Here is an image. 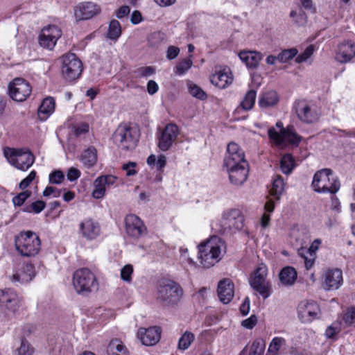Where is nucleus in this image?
Returning <instances> with one entry per match:
<instances>
[{"mask_svg":"<svg viewBox=\"0 0 355 355\" xmlns=\"http://www.w3.org/2000/svg\"><path fill=\"white\" fill-rule=\"evenodd\" d=\"M222 248H224V242L216 236L200 244L198 259L201 264L208 268L218 263L221 259Z\"/></svg>","mask_w":355,"mask_h":355,"instance_id":"f257e3e1","label":"nucleus"},{"mask_svg":"<svg viewBox=\"0 0 355 355\" xmlns=\"http://www.w3.org/2000/svg\"><path fill=\"white\" fill-rule=\"evenodd\" d=\"M183 295L181 286L173 280L161 279L157 285V299L166 306L178 304Z\"/></svg>","mask_w":355,"mask_h":355,"instance_id":"f03ea898","label":"nucleus"},{"mask_svg":"<svg viewBox=\"0 0 355 355\" xmlns=\"http://www.w3.org/2000/svg\"><path fill=\"white\" fill-rule=\"evenodd\" d=\"M73 286L76 293L86 296L98 289V282L94 274L88 268L78 269L73 275Z\"/></svg>","mask_w":355,"mask_h":355,"instance_id":"7ed1b4c3","label":"nucleus"},{"mask_svg":"<svg viewBox=\"0 0 355 355\" xmlns=\"http://www.w3.org/2000/svg\"><path fill=\"white\" fill-rule=\"evenodd\" d=\"M16 250L24 257L37 255L41 248V241L32 231L21 232L15 238Z\"/></svg>","mask_w":355,"mask_h":355,"instance_id":"20e7f679","label":"nucleus"},{"mask_svg":"<svg viewBox=\"0 0 355 355\" xmlns=\"http://www.w3.org/2000/svg\"><path fill=\"white\" fill-rule=\"evenodd\" d=\"M332 171L330 168H323L317 171L312 182V187L318 193H330L332 194L338 192L340 187V183L338 178L331 176Z\"/></svg>","mask_w":355,"mask_h":355,"instance_id":"39448f33","label":"nucleus"},{"mask_svg":"<svg viewBox=\"0 0 355 355\" xmlns=\"http://www.w3.org/2000/svg\"><path fill=\"white\" fill-rule=\"evenodd\" d=\"M3 154L12 166L23 171H27L35 162V156L28 148L7 147Z\"/></svg>","mask_w":355,"mask_h":355,"instance_id":"423d86ee","label":"nucleus"},{"mask_svg":"<svg viewBox=\"0 0 355 355\" xmlns=\"http://www.w3.org/2000/svg\"><path fill=\"white\" fill-rule=\"evenodd\" d=\"M112 139L119 148L123 150H131L137 146L139 132L136 128L121 124L114 132Z\"/></svg>","mask_w":355,"mask_h":355,"instance_id":"0eeeda50","label":"nucleus"},{"mask_svg":"<svg viewBox=\"0 0 355 355\" xmlns=\"http://www.w3.org/2000/svg\"><path fill=\"white\" fill-rule=\"evenodd\" d=\"M267 274V266L261 263L258 265L249 278L251 287L264 299L268 298L271 293V284L266 281Z\"/></svg>","mask_w":355,"mask_h":355,"instance_id":"6e6552de","label":"nucleus"},{"mask_svg":"<svg viewBox=\"0 0 355 355\" xmlns=\"http://www.w3.org/2000/svg\"><path fill=\"white\" fill-rule=\"evenodd\" d=\"M295 110L299 119L306 123L317 121L320 116V112L317 105L306 100L295 101Z\"/></svg>","mask_w":355,"mask_h":355,"instance_id":"1a4fd4ad","label":"nucleus"},{"mask_svg":"<svg viewBox=\"0 0 355 355\" xmlns=\"http://www.w3.org/2000/svg\"><path fill=\"white\" fill-rule=\"evenodd\" d=\"M62 73L66 80L69 81L78 78L81 74L83 64L74 53L62 55Z\"/></svg>","mask_w":355,"mask_h":355,"instance_id":"9d476101","label":"nucleus"},{"mask_svg":"<svg viewBox=\"0 0 355 355\" xmlns=\"http://www.w3.org/2000/svg\"><path fill=\"white\" fill-rule=\"evenodd\" d=\"M9 95L14 101L22 102L31 94L32 89L28 82L21 78H16L8 85Z\"/></svg>","mask_w":355,"mask_h":355,"instance_id":"9b49d317","label":"nucleus"},{"mask_svg":"<svg viewBox=\"0 0 355 355\" xmlns=\"http://www.w3.org/2000/svg\"><path fill=\"white\" fill-rule=\"evenodd\" d=\"M248 164L245 159L243 150L234 142H231L227 148V153L224 158V166L226 168Z\"/></svg>","mask_w":355,"mask_h":355,"instance_id":"f8f14e48","label":"nucleus"},{"mask_svg":"<svg viewBox=\"0 0 355 355\" xmlns=\"http://www.w3.org/2000/svg\"><path fill=\"white\" fill-rule=\"evenodd\" d=\"M243 216L239 209H231L223 212L221 223L224 230H240L243 227Z\"/></svg>","mask_w":355,"mask_h":355,"instance_id":"ddd939ff","label":"nucleus"},{"mask_svg":"<svg viewBox=\"0 0 355 355\" xmlns=\"http://www.w3.org/2000/svg\"><path fill=\"white\" fill-rule=\"evenodd\" d=\"M61 35L62 31L57 26H49L42 30L39 36V43L41 46L51 50Z\"/></svg>","mask_w":355,"mask_h":355,"instance_id":"4468645a","label":"nucleus"},{"mask_svg":"<svg viewBox=\"0 0 355 355\" xmlns=\"http://www.w3.org/2000/svg\"><path fill=\"white\" fill-rule=\"evenodd\" d=\"M319 306L314 301H302L297 307V313L302 322H311L318 318Z\"/></svg>","mask_w":355,"mask_h":355,"instance_id":"2eb2a0df","label":"nucleus"},{"mask_svg":"<svg viewBox=\"0 0 355 355\" xmlns=\"http://www.w3.org/2000/svg\"><path fill=\"white\" fill-rule=\"evenodd\" d=\"M19 306L20 298L13 289H0V309L15 312Z\"/></svg>","mask_w":355,"mask_h":355,"instance_id":"dca6fc26","label":"nucleus"},{"mask_svg":"<svg viewBox=\"0 0 355 355\" xmlns=\"http://www.w3.org/2000/svg\"><path fill=\"white\" fill-rule=\"evenodd\" d=\"M126 233L134 238H139L146 234L147 229L143 221L135 214H128L125 218Z\"/></svg>","mask_w":355,"mask_h":355,"instance_id":"f3484780","label":"nucleus"},{"mask_svg":"<svg viewBox=\"0 0 355 355\" xmlns=\"http://www.w3.org/2000/svg\"><path fill=\"white\" fill-rule=\"evenodd\" d=\"M178 127L173 123L168 124L159 137L158 147L162 151L168 150L178 135Z\"/></svg>","mask_w":355,"mask_h":355,"instance_id":"a211bd4d","label":"nucleus"},{"mask_svg":"<svg viewBox=\"0 0 355 355\" xmlns=\"http://www.w3.org/2000/svg\"><path fill=\"white\" fill-rule=\"evenodd\" d=\"M162 330L159 327H151L148 329L141 328L137 332V336L143 345L152 346L159 342Z\"/></svg>","mask_w":355,"mask_h":355,"instance_id":"6ab92c4d","label":"nucleus"},{"mask_svg":"<svg viewBox=\"0 0 355 355\" xmlns=\"http://www.w3.org/2000/svg\"><path fill=\"white\" fill-rule=\"evenodd\" d=\"M100 11L98 6L92 2H84L74 8V15L77 20H86L95 16Z\"/></svg>","mask_w":355,"mask_h":355,"instance_id":"aec40b11","label":"nucleus"},{"mask_svg":"<svg viewBox=\"0 0 355 355\" xmlns=\"http://www.w3.org/2000/svg\"><path fill=\"white\" fill-rule=\"evenodd\" d=\"M80 232L86 239L93 240L100 235L101 227L98 222L88 218L80 223Z\"/></svg>","mask_w":355,"mask_h":355,"instance_id":"412c9836","label":"nucleus"},{"mask_svg":"<svg viewBox=\"0 0 355 355\" xmlns=\"http://www.w3.org/2000/svg\"><path fill=\"white\" fill-rule=\"evenodd\" d=\"M35 275V266L31 263H26L20 271L10 276V279L15 284H25L32 281Z\"/></svg>","mask_w":355,"mask_h":355,"instance_id":"4be33fe9","label":"nucleus"},{"mask_svg":"<svg viewBox=\"0 0 355 355\" xmlns=\"http://www.w3.org/2000/svg\"><path fill=\"white\" fill-rule=\"evenodd\" d=\"M230 182L236 186L242 185L248 176V164L227 168Z\"/></svg>","mask_w":355,"mask_h":355,"instance_id":"5701e85b","label":"nucleus"},{"mask_svg":"<svg viewBox=\"0 0 355 355\" xmlns=\"http://www.w3.org/2000/svg\"><path fill=\"white\" fill-rule=\"evenodd\" d=\"M355 55V44L351 41H345L338 46L336 59L341 62H349Z\"/></svg>","mask_w":355,"mask_h":355,"instance_id":"b1692460","label":"nucleus"},{"mask_svg":"<svg viewBox=\"0 0 355 355\" xmlns=\"http://www.w3.org/2000/svg\"><path fill=\"white\" fill-rule=\"evenodd\" d=\"M234 284L229 279H224L219 282L218 284V295L223 304H228L232 300L234 291Z\"/></svg>","mask_w":355,"mask_h":355,"instance_id":"393cba45","label":"nucleus"},{"mask_svg":"<svg viewBox=\"0 0 355 355\" xmlns=\"http://www.w3.org/2000/svg\"><path fill=\"white\" fill-rule=\"evenodd\" d=\"M233 76L229 68H224L216 71L211 76V83L220 89H224L230 85Z\"/></svg>","mask_w":355,"mask_h":355,"instance_id":"a878e982","label":"nucleus"},{"mask_svg":"<svg viewBox=\"0 0 355 355\" xmlns=\"http://www.w3.org/2000/svg\"><path fill=\"white\" fill-rule=\"evenodd\" d=\"M343 283V272L338 268L330 269L326 272L324 284L326 289H338Z\"/></svg>","mask_w":355,"mask_h":355,"instance_id":"bb28decb","label":"nucleus"},{"mask_svg":"<svg viewBox=\"0 0 355 355\" xmlns=\"http://www.w3.org/2000/svg\"><path fill=\"white\" fill-rule=\"evenodd\" d=\"M97 150L94 146H89L80 155V160L87 168H91L97 162Z\"/></svg>","mask_w":355,"mask_h":355,"instance_id":"cd10ccee","label":"nucleus"},{"mask_svg":"<svg viewBox=\"0 0 355 355\" xmlns=\"http://www.w3.org/2000/svg\"><path fill=\"white\" fill-rule=\"evenodd\" d=\"M239 56L248 67L252 69L256 68L262 59L261 54L256 51H241Z\"/></svg>","mask_w":355,"mask_h":355,"instance_id":"c85d7f7f","label":"nucleus"},{"mask_svg":"<svg viewBox=\"0 0 355 355\" xmlns=\"http://www.w3.org/2000/svg\"><path fill=\"white\" fill-rule=\"evenodd\" d=\"M279 279L284 286H293L297 279V272L291 266L284 267L279 274Z\"/></svg>","mask_w":355,"mask_h":355,"instance_id":"c756f323","label":"nucleus"},{"mask_svg":"<svg viewBox=\"0 0 355 355\" xmlns=\"http://www.w3.org/2000/svg\"><path fill=\"white\" fill-rule=\"evenodd\" d=\"M107 353L108 355H129L125 346L118 339L110 342L107 348Z\"/></svg>","mask_w":355,"mask_h":355,"instance_id":"7c9ffc66","label":"nucleus"},{"mask_svg":"<svg viewBox=\"0 0 355 355\" xmlns=\"http://www.w3.org/2000/svg\"><path fill=\"white\" fill-rule=\"evenodd\" d=\"M279 101L277 94L275 91L264 93L259 98V104L261 107L266 108L274 106Z\"/></svg>","mask_w":355,"mask_h":355,"instance_id":"2f4dec72","label":"nucleus"},{"mask_svg":"<svg viewBox=\"0 0 355 355\" xmlns=\"http://www.w3.org/2000/svg\"><path fill=\"white\" fill-rule=\"evenodd\" d=\"M284 190V182L280 175H277L274 179L270 194L276 200H279Z\"/></svg>","mask_w":355,"mask_h":355,"instance_id":"473e14b6","label":"nucleus"},{"mask_svg":"<svg viewBox=\"0 0 355 355\" xmlns=\"http://www.w3.org/2000/svg\"><path fill=\"white\" fill-rule=\"evenodd\" d=\"M257 96V92L254 89L249 90L243 97V101L240 103L238 107L241 108L243 110L248 111L252 109Z\"/></svg>","mask_w":355,"mask_h":355,"instance_id":"72a5a7b5","label":"nucleus"},{"mask_svg":"<svg viewBox=\"0 0 355 355\" xmlns=\"http://www.w3.org/2000/svg\"><path fill=\"white\" fill-rule=\"evenodd\" d=\"M295 167L293 157L290 154L284 155L280 161V168L283 173L289 174Z\"/></svg>","mask_w":355,"mask_h":355,"instance_id":"f704fd0d","label":"nucleus"},{"mask_svg":"<svg viewBox=\"0 0 355 355\" xmlns=\"http://www.w3.org/2000/svg\"><path fill=\"white\" fill-rule=\"evenodd\" d=\"M301 140V137L295 132L293 126L288 127L284 130V142L287 141L292 145H298Z\"/></svg>","mask_w":355,"mask_h":355,"instance_id":"c9c22d12","label":"nucleus"},{"mask_svg":"<svg viewBox=\"0 0 355 355\" xmlns=\"http://www.w3.org/2000/svg\"><path fill=\"white\" fill-rule=\"evenodd\" d=\"M147 164L149 166L155 165L157 169L162 171L166 164V157L160 155L157 159L155 155H150L147 159Z\"/></svg>","mask_w":355,"mask_h":355,"instance_id":"e433bc0d","label":"nucleus"},{"mask_svg":"<svg viewBox=\"0 0 355 355\" xmlns=\"http://www.w3.org/2000/svg\"><path fill=\"white\" fill-rule=\"evenodd\" d=\"M121 34V28L119 22L112 19L109 25L107 37L111 40H116Z\"/></svg>","mask_w":355,"mask_h":355,"instance_id":"4c0bfd02","label":"nucleus"},{"mask_svg":"<svg viewBox=\"0 0 355 355\" xmlns=\"http://www.w3.org/2000/svg\"><path fill=\"white\" fill-rule=\"evenodd\" d=\"M266 343L263 339L257 338L250 346L249 355H263Z\"/></svg>","mask_w":355,"mask_h":355,"instance_id":"58836bf2","label":"nucleus"},{"mask_svg":"<svg viewBox=\"0 0 355 355\" xmlns=\"http://www.w3.org/2000/svg\"><path fill=\"white\" fill-rule=\"evenodd\" d=\"M55 108V101L52 97H47L43 100L39 107V113L49 114Z\"/></svg>","mask_w":355,"mask_h":355,"instance_id":"ea45409f","label":"nucleus"},{"mask_svg":"<svg viewBox=\"0 0 355 355\" xmlns=\"http://www.w3.org/2000/svg\"><path fill=\"white\" fill-rule=\"evenodd\" d=\"M297 52L296 48L284 49L278 54L277 58H278L279 62L285 63L292 60L297 54Z\"/></svg>","mask_w":355,"mask_h":355,"instance_id":"a19ab883","label":"nucleus"},{"mask_svg":"<svg viewBox=\"0 0 355 355\" xmlns=\"http://www.w3.org/2000/svg\"><path fill=\"white\" fill-rule=\"evenodd\" d=\"M194 340V335L189 332L185 331L180 337L178 342V347L180 349L185 350L188 349Z\"/></svg>","mask_w":355,"mask_h":355,"instance_id":"79ce46f5","label":"nucleus"},{"mask_svg":"<svg viewBox=\"0 0 355 355\" xmlns=\"http://www.w3.org/2000/svg\"><path fill=\"white\" fill-rule=\"evenodd\" d=\"M165 39L164 33L160 31L153 32L148 37V42L153 47L158 46Z\"/></svg>","mask_w":355,"mask_h":355,"instance_id":"37998d69","label":"nucleus"},{"mask_svg":"<svg viewBox=\"0 0 355 355\" xmlns=\"http://www.w3.org/2000/svg\"><path fill=\"white\" fill-rule=\"evenodd\" d=\"M193 62L191 58H186L175 67V73L178 75H182L185 73L192 66Z\"/></svg>","mask_w":355,"mask_h":355,"instance_id":"c03bdc74","label":"nucleus"},{"mask_svg":"<svg viewBox=\"0 0 355 355\" xmlns=\"http://www.w3.org/2000/svg\"><path fill=\"white\" fill-rule=\"evenodd\" d=\"M189 91L191 96L200 100H203L207 98L205 92L195 84H189Z\"/></svg>","mask_w":355,"mask_h":355,"instance_id":"a18cd8bd","label":"nucleus"},{"mask_svg":"<svg viewBox=\"0 0 355 355\" xmlns=\"http://www.w3.org/2000/svg\"><path fill=\"white\" fill-rule=\"evenodd\" d=\"M46 206V203L42 200H37L31 204V206L26 207L24 211L26 212L40 213Z\"/></svg>","mask_w":355,"mask_h":355,"instance_id":"49530a36","label":"nucleus"},{"mask_svg":"<svg viewBox=\"0 0 355 355\" xmlns=\"http://www.w3.org/2000/svg\"><path fill=\"white\" fill-rule=\"evenodd\" d=\"M31 195V191L26 190L19 193L12 198V202L15 206H21L24 204L27 198Z\"/></svg>","mask_w":355,"mask_h":355,"instance_id":"de8ad7c7","label":"nucleus"},{"mask_svg":"<svg viewBox=\"0 0 355 355\" xmlns=\"http://www.w3.org/2000/svg\"><path fill=\"white\" fill-rule=\"evenodd\" d=\"M313 51L314 48L312 45L307 46L302 53L296 57L295 62L301 63L306 61L312 55Z\"/></svg>","mask_w":355,"mask_h":355,"instance_id":"09e8293b","label":"nucleus"},{"mask_svg":"<svg viewBox=\"0 0 355 355\" xmlns=\"http://www.w3.org/2000/svg\"><path fill=\"white\" fill-rule=\"evenodd\" d=\"M133 272V267L130 264H127L123 266L121 270V279L127 282H130L132 280V274Z\"/></svg>","mask_w":355,"mask_h":355,"instance_id":"8fccbe9b","label":"nucleus"},{"mask_svg":"<svg viewBox=\"0 0 355 355\" xmlns=\"http://www.w3.org/2000/svg\"><path fill=\"white\" fill-rule=\"evenodd\" d=\"M95 189L92 192V196L96 199L102 198L105 196V187L103 184L97 182V179L94 181Z\"/></svg>","mask_w":355,"mask_h":355,"instance_id":"3c124183","label":"nucleus"},{"mask_svg":"<svg viewBox=\"0 0 355 355\" xmlns=\"http://www.w3.org/2000/svg\"><path fill=\"white\" fill-rule=\"evenodd\" d=\"M284 130H281V132L279 133L274 128H271L268 130V135L276 143L279 144H282L284 143Z\"/></svg>","mask_w":355,"mask_h":355,"instance_id":"603ef678","label":"nucleus"},{"mask_svg":"<svg viewBox=\"0 0 355 355\" xmlns=\"http://www.w3.org/2000/svg\"><path fill=\"white\" fill-rule=\"evenodd\" d=\"M64 173L60 170L53 171L49 175V182L51 184H60L64 180Z\"/></svg>","mask_w":355,"mask_h":355,"instance_id":"864d4df0","label":"nucleus"},{"mask_svg":"<svg viewBox=\"0 0 355 355\" xmlns=\"http://www.w3.org/2000/svg\"><path fill=\"white\" fill-rule=\"evenodd\" d=\"M18 355H33V348L31 347L30 344L26 340H21V346L17 349Z\"/></svg>","mask_w":355,"mask_h":355,"instance_id":"5fc2aeb1","label":"nucleus"},{"mask_svg":"<svg viewBox=\"0 0 355 355\" xmlns=\"http://www.w3.org/2000/svg\"><path fill=\"white\" fill-rule=\"evenodd\" d=\"M284 341V339L282 338H274L270 344L268 351L271 352H278Z\"/></svg>","mask_w":355,"mask_h":355,"instance_id":"6e6d98bb","label":"nucleus"},{"mask_svg":"<svg viewBox=\"0 0 355 355\" xmlns=\"http://www.w3.org/2000/svg\"><path fill=\"white\" fill-rule=\"evenodd\" d=\"M345 322L350 325L355 321V307H350L347 310V312L343 316Z\"/></svg>","mask_w":355,"mask_h":355,"instance_id":"4d7b16f0","label":"nucleus"},{"mask_svg":"<svg viewBox=\"0 0 355 355\" xmlns=\"http://www.w3.org/2000/svg\"><path fill=\"white\" fill-rule=\"evenodd\" d=\"M137 166V163L134 162H129L128 163L124 164L122 166L123 170L125 171L127 176H132L135 175L137 171L135 169Z\"/></svg>","mask_w":355,"mask_h":355,"instance_id":"13d9d810","label":"nucleus"},{"mask_svg":"<svg viewBox=\"0 0 355 355\" xmlns=\"http://www.w3.org/2000/svg\"><path fill=\"white\" fill-rule=\"evenodd\" d=\"M35 177L36 172L35 171H32L26 178H24L20 182L19 184V188L22 190L25 189L26 187L29 186V184L35 178Z\"/></svg>","mask_w":355,"mask_h":355,"instance_id":"bf43d9fd","label":"nucleus"},{"mask_svg":"<svg viewBox=\"0 0 355 355\" xmlns=\"http://www.w3.org/2000/svg\"><path fill=\"white\" fill-rule=\"evenodd\" d=\"M340 331L338 323H334L329 326L325 331V335L328 338H332L334 335Z\"/></svg>","mask_w":355,"mask_h":355,"instance_id":"052dcab7","label":"nucleus"},{"mask_svg":"<svg viewBox=\"0 0 355 355\" xmlns=\"http://www.w3.org/2000/svg\"><path fill=\"white\" fill-rule=\"evenodd\" d=\"M257 322V318L255 315H252L250 318L244 320L241 324L243 327L251 329H252Z\"/></svg>","mask_w":355,"mask_h":355,"instance_id":"680f3d73","label":"nucleus"},{"mask_svg":"<svg viewBox=\"0 0 355 355\" xmlns=\"http://www.w3.org/2000/svg\"><path fill=\"white\" fill-rule=\"evenodd\" d=\"M116 181V177L113 175L101 176L97 178V182L103 184L105 187L106 185L113 184Z\"/></svg>","mask_w":355,"mask_h":355,"instance_id":"e2e57ef3","label":"nucleus"},{"mask_svg":"<svg viewBox=\"0 0 355 355\" xmlns=\"http://www.w3.org/2000/svg\"><path fill=\"white\" fill-rule=\"evenodd\" d=\"M181 257L183 261H186L190 266H196V263L188 254V249L186 248H181L180 250Z\"/></svg>","mask_w":355,"mask_h":355,"instance_id":"0e129e2a","label":"nucleus"},{"mask_svg":"<svg viewBox=\"0 0 355 355\" xmlns=\"http://www.w3.org/2000/svg\"><path fill=\"white\" fill-rule=\"evenodd\" d=\"M80 174V171L78 168L71 167L67 171V177L69 181H74L79 178Z\"/></svg>","mask_w":355,"mask_h":355,"instance_id":"69168bd1","label":"nucleus"},{"mask_svg":"<svg viewBox=\"0 0 355 355\" xmlns=\"http://www.w3.org/2000/svg\"><path fill=\"white\" fill-rule=\"evenodd\" d=\"M61 194V190L53 187H47L43 191L44 196H49L51 195L54 198H58Z\"/></svg>","mask_w":355,"mask_h":355,"instance_id":"338daca9","label":"nucleus"},{"mask_svg":"<svg viewBox=\"0 0 355 355\" xmlns=\"http://www.w3.org/2000/svg\"><path fill=\"white\" fill-rule=\"evenodd\" d=\"M180 53V49L175 46H169L166 51V58L168 60L175 59Z\"/></svg>","mask_w":355,"mask_h":355,"instance_id":"774afa93","label":"nucleus"}]
</instances>
